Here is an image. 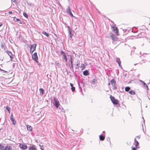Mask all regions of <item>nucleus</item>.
<instances>
[{
	"instance_id": "obj_36",
	"label": "nucleus",
	"mask_w": 150,
	"mask_h": 150,
	"mask_svg": "<svg viewBox=\"0 0 150 150\" xmlns=\"http://www.w3.org/2000/svg\"><path fill=\"white\" fill-rule=\"evenodd\" d=\"M68 13L69 14V15L71 16V17H74V16L73 14H72L71 11H70V12Z\"/></svg>"
},
{
	"instance_id": "obj_13",
	"label": "nucleus",
	"mask_w": 150,
	"mask_h": 150,
	"mask_svg": "<svg viewBox=\"0 0 150 150\" xmlns=\"http://www.w3.org/2000/svg\"><path fill=\"white\" fill-rule=\"evenodd\" d=\"M134 142L135 144V147L136 148H139V143L138 141H137L136 138H135L134 139Z\"/></svg>"
},
{
	"instance_id": "obj_49",
	"label": "nucleus",
	"mask_w": 150,
	"mask_h": 150,
	"mask_svg": "<svg viewBox=\"0 0 150 150\" xmlns=\"http://www.w3.org/2000/svg\"><path fill=\"white\" fill-rule=\"evenodd\" d=\"M60 105H57L56 106H55L57 109H58V108H59V106Z\"/></svg>"
},
{
	"instance_id": "obj_38",
	"label": "nucleus",
	"mask_w": 150,
	"mask_h": 150,
	"mask_svg": "<svg viewBox=\"0 0 150 150\" xmlns=\"http://www.w3.org/2000/svg\"><path fill=\"white\" fill-rule=\"evenodd\" d=\"M132 150H136L137 148H136V147H134L133 146L132 147Z\"/></svg>"
},
{
	"instance_id": "obj_42",
	"label": "nucleus",
	"mask_w": 150,
	"mask_h": 150,
	"mask_svg": "<svg viewBox=\"0 0 150 150\" xmlns=\"http://www.w3.org/2000/svg\"><path fill=\"white\" fill-rule=\"evenodd\" d=\"M91 83L93 84H94L95 83V80L93 79V81H91Z\"/></svg>"
},
{
	"instance_id": "obj_1",
	"label": "nucleus",
	"mask_w": 150,
	"mask_h": 150,
	"mask_svg": "<svg viewBox=\"0 0 150 150\" xmlns=\"http://www.w3.org/2000/svg\"><path fill=\"white\" fill-rule=\"evenodd\" d=\"M110 98L111 101L114 105H117L118 104L119 101L118 100L115 99L114 97L111 95Z\"/></svg>"
},
{
	"instance_id": "obj_28",
	"label": "nucleus",
	"mask_w": 150,
	"mask_h": 150,
	"mask_svg": "<svg viewBox=\"0 0 150 150\" xmlns=\"http://www.w3.org/2000/svg\"><path fill=\"white\" fill-rule=\"evenodd\" d=\"M130 89V88L129 87H126L125 88V91L127 92Z\"/></svg>"
},
{
	"instance_id": "obj_18",
	"label": "nucleus",
	"mask_w": 150,
	"mask_h": 150,
	"mask_svg": "<svg viewBox=\"0 0 150 150\" xmlns=\"http://www.w3.org/2000/svg\"><path fill=\"white\" fill-rule=\"evenodd\" d=\"M116 62H117L119 64V65L120 67H121V62L120 60V59L119 58H117L116 59Z\"/></svg>"
},
{
	"instance_id": "obj_57",
	"label": "nucleus",
	"mask_w": 150,
	"mask_h": 150,
	"mask_svg": "<svg viewBox=\"0 0 150 150\" xmlns=\"http://www.w3.org/2000/svg\"><path fill=\"white\" fill-rule=\"evenodd\" d=\"M0 37H1V35H0Z\"/></svg>"
},
{
	"instance_id": "obj_47",
	"label": "nucleus",
	"mask_w": 150,
	"mask_h": 150,
	"mask_svg": "<svg viewBox=\"0 0 150 150\" xmlns=\"http://www.w3.org/2000/svg\"><path fill=\"white\" fill-rule=\"evenodd\" d=\"M144 87H146L147 88V90H148L149 88H148V86L147 85V84L146 85H145Z\"/></svg>"
},
{
	"instance_id": "obj_51",
	"label": "nucleus",
	"mask_w": 150,
	"mask_h": 150,
	"mask_svg": "<svg viewBox=\"0 0 150 150\" xmlns=\"http://www.w3.org/2000/svg\"><path fill=\"white\" fill-rule=\"evenodd\" d=\"M27 4L28 5L31 6L32 5V4L31 3H27Z\"/></svg>"
},
{
	"instance_id": "obj_41",
	"label": "nucleus",
	"mask_w": 150,
	"mask_h": 150,
	"mask_svg": "<svg viewBox=\"0 0 150 150\" xmlns=\"http://www.w3.org/2000/svg\"><path fill=\"white\" fill-rule=\"evenodd\" d=\"M115 26V24H114V23L113 22L112 23V25H111V28H113V26Z\"/></svg>"
},
{
	"instance_id": "obj_50",
	"label": "nucleus",
	"mask_w": 150,
	"mask_h": 150,
	"mask_svg": "<svg viewBox=\"0 0 150 150\" xmlns=\"http://www.w3.org/2000/svg\"><path fill=\"white\" fill-rule=\"evenodd\" d=\"M136 137L139 139L140 138V137L139 136H136Z\"/></svg>"
},
{
	"instance_id": "obj_30",
	"label": "nucleus",
	"mask_w": 150,
	"mask_h": 150,
	"mask_svg": "<svg viewBox=\"0 0 150 150\" xmlns=\"http://www.w3.org/2000/svg\"><path fill=\"white\" fill-rule=\"evenodd\" d=\"M81 67L82 68V70L83 69L85 68V66L84 64H81Z\"/></svg>"
},
{
	"instance_id": "obj_14",
	"label": "nucleus",
	"mask_w": 150,
	"mask_h": 150,
	"mask_svg": "<svg viewBox=\"0 0 150 150\" xmlns=\"http://www.w3.org/2000/svg\"><path fill=\"white\" fill-rule=\"evenodd\" d=\"M58 109V112H65L64 110L63 111V108L61 105H60Z\"/></svg>"
},
{
	"instance_id": "obj_26",
	"label": "nucleus",
	"mask_w": 150,
	"mask_h": 150,
	"mask_svg": "<svg viewBox=\"0 0 150 150\" xmlns=\"http://www.w3.org/2000/svg\"><path fill=\"white\" fill-rule=\"evenodd\" d=\"M5 148V147L3 145L0 144V149L1 150H4Z\"/></svg>"
},
{
	"instance_id": "obj_34",
	"label": "nucleus",
	"mask_w": 150,
	"mask_h": 150,
	"mask_svg": "<svg viewBox=\"0 0 150 150\" xmlns=\"http://www.w3.org/2000/svg\"><path fill=\"white\" fill-rule=\"evenodd\" d=\"M40 146V148L42 150H44V148H43V145H39Z\"/></svg>"
},
{
	"instance_id": "obj_58",
	"label": "nucleus",
	"mask_w": 150,
	"mask_h": 150,
	"mask_svg": "<svg viewBox=\"0 0 150 150\" xmlns=\"http://www.w3.org/2000/svg\"><path fill=\"white\" fill-rule=\"evenodd\" d=\"M1 119V118H0V119Z\"/></svg>"
},
{
	"instance_id": "obj_3",
	"label": "nucleus",
	"mask_w": 150,
	"mask_h": 150,
	"mask_svg": "<svg viewBox=\"0 0 150 150\" xmlns=\"http://www.w3.org/2000/svg\"><path fill=\"white\" fill-rule=\"evenodd\" d=\"M54 101L53 102V104L54 106L57 105H59V103L58 100L57 98L56 97H54L53 99Z\"/></svg>"
},
{
	"instance_id": "obj_43",
	"label": "nucleus",
	"mask_w": 150,
	"mask_h": 150,
	"mask_svg": "<svg viewBox=\"0 0 150 150\" xmlns=\"http://www.w3.org/2000/svg\"><path fill=\"white\" fill-rule=\"evenodd\" d=\"M8 13L10 14H12L13 12L11 11H9L8 12Z\"/></svg>"
},
{
	"instance_id": "obj_6",
	"label": "nucleus",
	"mask_w": 150,
	"mask_h": 150,
	"mask_svg": "<svg viewBox=\"0 0 150 150\" xmlns=\"http://www.w3.org/2000/svg\"><path fill=\"white\" fill-rule=\"evenodd\" d=\"M112 26V31L115 33L117 35H118V30L117 28L115 26Z\"/></svg>"
},
{
	"instance_id": "obj_32",
	"label": "nucleus",
	"mask_w": 150,
	"mask_h": 150,
	"mask_svg": "<svg viewBox=\"0 0 150 150\" xmlns=\"http://www.w3.org/2000/svg\"><path fill=\"white\" fill-rule=\"evenodd\" d=\"M71 31L72 30H70V31H69V35H70V38H72V37L73 35V34H72V33H71Z\"/></svg>"
},
{
	"instance_id": "obj_20",
	"label": "nucleus",
	"mask_w": 150,
	"mask_h": 150,
	"mask_svg": "<svg viewBox=\"0 0 150 150\" xmlns=\"http://www.w3.org/2000/svg\"><path fill=\"white\" fill-rule=\"evenodd\" d=\"M40 91V93L41 95H42L44 92V90L43 88H40L39 89Z\"/></svg>"
},
{
	"instance_id": "obj_55",
	"label": "nucleus",
	"mask_w": 150,
	"mask_h": 150,
	"mask_svg": "<svg viewBox=\"0 0 150 150\" xmlns=\"http://www.w3.org/2000/svg\"><path fill=\"white\" fill-rule=\"evenodd\" d=\"M104 132H104V131H103V133H104Z\"/></svg>"
},
{
	"instance_id": "obj_46",
	"label": "nucleus",
	"mask_w": 150,
	"mask_h": 150,
	"mask_svg": "<svg viewBox=\"0 0 150 150\" xmlns=\"http://www.w3.org/2000/svg\"><path fill=\"white\" fill-rule=\"evenodd\" d=\"M1 45V48H4V44L3 43H2Z\"/></svg>"
},
{
	"instance_id": "obj_37",
	"label": "nucleus",
	"mask_w": 150,
	"mask_h": 150,
	"mask_svg": "<svg viewBox=\"0 0 150 150\" xmlns=\"http://www.w3.org/2000/svg\"><path fill=\"white\" fill-rule=\"evenodd\" d=\"M75 87L73 86L71 88V90L73 92H74L75 90Z\"/></svg>"
},
{
	"instance_id": "obj_45",
	"label": "nucleus",
	"mask_w": 150,
	"mask_h": 150,
	"mask_svg": "<svg viewBox=\"0 0 150 150\" xmlns=\"http://www.w3.org/2000/svg\"><path fill=\"white\" fill-rule=\"evenodd\" d=\"M33 52L34 51H32V50H30V54H32Z\"/></svg>"
},
{
	"instance_id": "obj_5",
	"label": "nucleus",
	"mask_w": 150,
	"mask_h": 150,
	"mask_svg": "<svg viewBox=\"0 0 150 150\" xmlns=\"http://www.w3.org/2000/svg\"><path fill=\"white\" fill-rule=\"evenodd\" d=\"M60 53L63 56L62 58L63 59H64L66 62H67V57L64 51L62 50H61Z\"/></svg>"
},
{
	"instance_id": "obj_44",
	"label": "nucleus",
	"mask_w": 150,
	"mask_h": 150,
	"mask_svg": "<svg viewBox=\"0 0 150 150\" xmlns=\"http://www.w3.org/2000/svg\"><path fill=\"white\" fill-rule=\"evenodd\" d=\"M12 1H13L15 3H17V2L16 1V0H11Z\"/></svg>"
},
{
	"instance_id": "obj_21",
	"label": "nucleus",
	"mask_w": 150,
	"mask_h": 150,
	"mask_svg": "<svg viewBox=\"0 0 150 150\" xmlns=\"http://www.w3.org/2000/svg\"><path fill=\"white\" fill-rule=\"evenodd\" d=\"M4 150H11V146H7L5 147Z\"/></svg>"
},
{
	"instance_id": "obj_22",
	"label": "nucleus",
	"mask_w": 150,
	"mask_h": 150,
	"mask_svg": "<svg viewBox=\"0 0 150 150\" xmlns=\"http://www.w3.org/2000/svg\"><path fill=\"white\" fill-rule=\"evenodd\" d=\"M69 66L70 69L72 70L73 71H74V67L73 63H71L70 64H69Z\"/></svg>"
},
{
	"instance_id": "obj_39",
	"label": "nucleus",
	"mask_w": 150,
	"mask_h": 150,
	"mask_svg": "<svg viewBox=\"0 0 150 150\" xmlns=\"http://www.w3.org/2000/svg\"><path fill=\"white\" fill-rule=\"evenodd\" d=\"M77 63L76 64V68H78L79 67L78 65L79 64L80 62L78 61L77 62Z\"/></svg>"
},
{
	"instance_id": "obj_48",
	"label": "nucleus",
	"mask_w": 150,
	"mask_h": 150,
	"mask_svg": "<svg viewBox=\"0 0 150 150\" xmlns=\"http://www.w3.org/2000/svg\"><path fill=\"white\" fill-rule=\"evenodd\" d=\"M70 86L71 87V88L72 87H73V84L70 83Z\"/></svg>"
},
{
	"instance_id": "obj_17",
	"label": "nucleus",
	"mask_w": 150,
	"mask_h": 150,
	"mask_svg": "<svg viewBox=\"0 0 150 150\" xmlns=\"http://www.w3.org/2000/svg\"><path fill=\"white\" fill-rule=\"evenodd\" d=\"M83 74L84 76H88L89 74V73L88 70H86L83 71Z\"/></svg>"
},
{
	"instance_id": "obj_29",
	"label": "nucleus",
	"mask_w": 150,
	"mask_h": 150,
	"mask_svg": "<svg viewBox=\"0 0 150 150\" xmlns=\"http://www.w3.org/2000/svg\"><path fill=\"white\" fill-rule=\"evenodd\" d=\"M23 16L25 17V18H28V15L27 14L25 13V12H24L23 13Z\"/></svg>"
},
{
	"instance_id": "obj_31",
	"label": "nucleus",
	"mask_w": 150,
	"mask_h": 150,
	"mask_svg": "<svg viewBox=\"0 0 150 150\" xmlns=\"http://www.w3.org/2000/svg\"><path fill=\"white\" fill-rule=\"evenodd\" d=\"M55 65L56 66H57L58 67H61V64L59 63H55Z\"/></svg>"
},
{
	"instance_id": "obj_12",
	"label": "nucleus",
	"mask_w": 150,
	"mask_h": 150,
	"mask_svg": "<svg viewBox=\"0 0 150 150\" xmlns=\"http://www.w3.org/2000/svg\"><path fill=\"white\" fill-rule=\"evenodd\" d=\"M13 20L15 22H18L21 24H22V22L21 20L19 18H17L15 17H14L13 18Z\"/></svg>"
},
{
	"instance_id": "obj_9",
	"label": "nucleus",
	"mask_w": 150,
	"mask_h": 150,
	"mask_svg": "<svg viewBox=\"0 0 150 150\" xmlns=\"http://www.w3.org/2000/svg\"><path fill=\"white\" fill-rule=\"evenodd\" d=\"M10 119L11 120V121L12 122L13 124L14 125H15L16 123V122L15 120L13 118V114H11L10 117Z\"/></svg>"
},
{
	"instance_id": "obj_16",
	"label": "nucleus",
	"mask_w": 150,
	"mask_h": 150,
	"mask_svg": "<svg viewBox=\"0 0 150 150\" xmlns=\"http://www.w3.org/2000/svg\"><path fill=\"white\" fill-rule=\"evenodd\" d=\"M36 148L35 146L33 145L32 146H30L28 149V150H36Z\"/></svg>"
},
{
	"instance_id": "obj_7",
	"label": "nucleus",
	"mask_w": 150,
	"mask_h": 150,
	"mask_svg": "<svg viewBox=\"0 0 150 150\" xmlns=\"http://www.w3.org/2000/svg\"><path fill=\"white\" fill-rule=\"evenodd\" d=\"M37 45L36 44H33L30 45V49L32 50V51H34L35 50L36 47Z\"/></svg>"
},
{
	"instance_id": "obj_10",
	"label": "nucleus",
	"mask_w": 150,
	"mask_h": 150,
	"mask_svg": "<svg viewBox=\"0 0 150 150\" xmlns=\"http://www.w3.org/2000/svg\"><path fill=\"white\" fill-rule=\"evenodd\" d=\"M19 144L20 147L23 150L27 148V146L25 144Z\"/></svg>"
},
{
	"instance_id": "obj_24",
	"label": "nucleus",
	"mask_w": 150,
	"mask_h": 150,
	"mask_svg": "<svg viewBox=\"0 0 150 150\" xmlns=\"http://www.w3.org/2000/svg\"><path fill=\"white\" fill-rule=\"evenodd\" d=\"M42 33L45 35L47 37H48L49 36V35L45 31H43L42 32Z\"/></svg>"
},
{
	"instance_id": "obj_2",
	"label": "nucleus",
	"mask_w": 150,
	"mask_h": 150,
	"mask_svg": "<svg viewBox=\"0 0 150 150\" xmlns=\"http://www.w3.org/2000/svg\"><path fill=\"white\" fill-rule=\"evenodd\" d=\"M32 58L35 62L37 63L38 62V58L36 52H35L32 55Z\"/></svg>"
},
{
	"instance_id": "obj_52",
	"label": "nucleus",
	"mask_w": 150,
	"mask_h": 150,
	"mask_svg": "<svg viewBox=\"0 0 150 150\" xmlns=\"http://www.w3.org/2000/svg\"><path fill=\"white\" fill-rule=\"evenodd\" d=\"M1 71H3L4 72H6V71H5V70H2V69H1Z\"/></svg>"
},
{
	"instance_id": "obj_15",
	"label": "nucleus",
	"mask_w": 150,
	"mask_h": 150,
	"mask_svg": "<svg viewBox=\"0 0 150 150\" xmlns=\"http://www.w3.org/2000/svg\"><path fill=\"white\" fill-rule=\"evenodd\" d=\"M26 126L28 130L30 131H32V128L30 125H27Z\"/></svg>"
},
{
	"instance_id": "obj_11",
	"label": "nucleus",
	"mask_w": 150,
	"mask_h": 150,
	"mask_svg": "<svg viewBox=\"0 0 150 150\" xmlns=\"http://www.w3.org/2000/svg\"><path fill=\"white\" fill-rule=\"evenodd\" d=\"M110 37H111L112 40L114 41H115L117 40V37L112 33H110Z\"/></svg>"
},
{
	"instance_id": "obj_56",
	"label": "nucleus",
	"mask_w": 150,
	"mask_h": 150,
	"mask_svg": "<svg viewBox=\"0 0 150 150\" xmlns=\"http://www.w3.org/2000/svg\"><path fill=\"white\" fill-rule=\"evenodd\" d=\"M136 64H134V65H135Z\"/></svg>"
},
{
	"instance_id": "obj_33",
	"label": "nucleus",
	"mask_w": 150,
	"mask_h": 150,
	"mask_svg": "<svg viewBox=\"0 0 150 150\" xmlns=\"http://www.w3.org/2000/svg\"><path fill=\"white\" fill-rule=\"evenodd\" d=\"M140 81L142 82V85H143V86H144L146 85V84L143 81L140 80Z\"/></svg>"
},
{
	"instance_id": "obj_8",
	"label": "nucleus",
	"mask_w": 150,
	"mask_h": 150,
	"mask_svg": "<svg viewBox=\"0 0 150 150\" xmlns=\"http://www.w3.org/2000/svg\"><path fill=\"white\" fill-rule=\"evenodd\" d=\"M6 52L9 56L11 59L14 58V56L11 52L7 50Z\"/></svg>"
},
{
	"instance_id": "obj_19",
	"label": "nucleus",
	"mask_w": 150,
	"mask_h": 150,
	"mask_svg": "<svg viewBox=\"0 0 150 150\" xmlns=\"http://www.w3.org/2000/svg\"><path fill=\"white\" fill-rule=\"evenodd\" d=\"M105 138V137L102 134H101L99 136V139L101 141H103Z\"/></svg>"
},
{
	"instance_id": "obj_27",
	"label": "nucleus",
	"mask_w": 150,
	"mask_h": 150,
	"mask_svg": "<svg viewBox=\"0 0 150 150\" xmlns=\"http://www.w3.org/2000/svg\"><path fill=\"white\" fill-rule=\"evenodd\" d=\"M70 11H71L70 8L69 6H68L67 10V12L68 13Z\"/></svg>"
},
{
	"instance_id": "obj_54",
	"label": "nucleus",
	"mask_w": 150,
	"mask_h": 150,
	"mask_svg": "<svg viewBox=\"0 0 150 150\" xmlns=\"http://www.w3.org/2000/svg\"><path fill=\"white\" fill-rule=\"evenodd\" d=\"M110 83H110V82H109V83H108V85H110Z\"/></svg>"
},
{
	"instance_id": "obj_40",
	"label": "nucleus",
	"mask_w": 150,
	"mask_h": 150,
	"mask_svg": "<svg viewBox=\"0 0 150 150\" xmlns=\"http://www.w3.org/2000/svg\"><path fill=\"white\" fill-rule=\"evenodd\" d=\"M67 28H68V30H69V31L71 30V29L69 26H67Z\"/></svg>"
},
{
	"instance_id": "obj_25",
	"label": "nucleus",
	"mask_w": 150,
	"mask_h": 150,
	"mask_svg": "<svg viewBox=\"0 0 150 150\" xmlns=\"http://www.w3.org/2000/svg\"><path fill=\"white\" fill-rule=\"evenodd\" d=\"M6 109L8 111V112L9 113H10L11 108L10 107H8V106H6Z\"/></svg>"
},
{
	"instance_id": "obj_4",
	"label": "nucleus",
	"mask_w": 150,
	"mask_h": 150,
	"mask_svg": "<svg viewBox=\"0 0 150 150\" xmlns=\"http://www.w3.org/2000/svg\"><path fill=\"white\" fill-rule=\"evenodd\" d=\"M111 84L113 86V89L114 90L116 89H117V87L115 86V83H116L114 79L111 80L110 81Z\"/></svg>"
},
{
	"instance_id": "obj_53",
	"label": "nucleus",
	"mask_w": 150,
	"mask_h": 150,
	"mask_svg": "<svg viewBox=\"0 0 150 150\" xmlns=\"http://www.w3.org/2000/svg\"><path fill=\"white\" fill-rule=\"evenodd\" d=\"M2 24L0 23V27H1L2 25Z\"/></svg>"
},
{
	"instance_id": "obj_23",
	"label": "nucleus",
	"mask_w": 150,
	"mask_h": 150,
	"mask_svg": "<svg viewBox=\"0 0 150 150\" xmlns=\"http://www.w3.org/2000/svg\"><path fill=\"white\" fill-rule=\"evenodd\" d=\"M129 93L130 94L132 95H134L135 94V91L132 90H131L129 92Z\"/></svg>"
},
{
	"instance_id": "obj_35",
	"label": "nucleus",
	"mask_w": 150,
	"mask_h": 150,
	"mask_svg": "<svg viewBox=\"0 0 150 150\" xmlns=\"http://www.w3.org/2000/svg\"><path fill=\"white\" fill-rule=\"evenodd\" d=\"M70 61V63H73V60H72V57L71 56H70V60H69Z\"/></svg>"
}]
</instances>
